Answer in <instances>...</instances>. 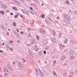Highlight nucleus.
I'll return each instance as SVG.
<instances>
[{
	"label": "nucleus",
	"mask_w": 77,
	"mask_h": 77,
	"mask_svg": "<svg viewBox=\"0 0 77 77\" xmlns=\"http://www.w3.org/2000/svg\"><path fill=\"white\" fill-rule=\"evenodd\" d=\"M64 17H65V18H64L63 21H64L66 23H67V24H69V21L71 20V18L69 17L68 15L65 14L63 15Z\"/></svg>",
	"instance_id": "obj_1"
},
{
	"label": "nucleus",
	"mask_w": 77,
	"mask_h": 77,
	"mask_svg": "<svg viewBox=\"0 0 77 77\" xmlns=\"http://www.w3.org/2000/svg\"><path fill=\"white\" fill-rule=\"evenodd\" d=\"M39 73L40 76H41V77H44V75L47 73V72L44 70H42V71H41L40 69H39Z\"/></svg>",
	"instance_id": "obj_2"
},
{
	"label": "nucleus",
	"mask_w": 77,
	"mask_h": 77,
	"mask_svg": "<svg viewBox=\"0 0 77 77\" xmlns=\"http://www.w3.org/2000/svg\"><path fill=\"white\" fill-rule=\"evenodd\" d=\"M18 66L20 69H23L24 66V65H23V64H22L21 62H18Z\"/></svg>",
	"instance_id": "obj_3"
},
{
	"label": "nucleus",
	"mask_w": 77,
	"mask_h": 77,
	"mask_svg": "<svg viewBox=\"0 0 77 77\" xmlns=\"http://www.w3.org/2000/svg\"><path fill=\"white\" fill-rule=\"evenodd\" d=\"M1 7L3 9H8V7L5 4H2L1 5Z\"/></svg>",
	"instance_id": "obj_4"
},
{
	"label": "nucleus",
	"mask_w": 77,
	"mask_h": 77,
	"mask_svg": "<svg viewBox=\"0 0 77 77\" xmlns=\"http://www.w3.org/2000/svg\"><path fill=\"white\" fill-rule=\"evenodd\" d=\"M28 53L29 54V56H30L31 59H33V54L32 53V52H31L29 50L28 51Z\"/></svg>",
	"instance_id": "obj_5"
},
{
	"label": "nucleus",
	"mask_w": 77,
	"mask_h": 77,
	"mask_svg": "<svg viewBox=\"0 0 77 77\" xmlns=\"http://www.w3.org/2000/svg\"><path fill=\"white\" fill-rule=\"evenodd\" d=\"M36 42V40L34 39H32L30 41V43L31 44H35Z\"/></svg>",
	"instance_id": "obj_6"
},
{
	"label": "nucleus",
	"mask_w": 77,
	"mask_h": 77,
	"mask_svg": "<svg viewBox=\"0 0 77 77\" xmlns=\"http://www.w3.org/2000/svg\"><path fill=\"white\" fill-rule=\"evenodd\" d=\"M14 35H15V36L16 37H17V38H20V39H21V36L19 35V34H18V33H17V32H16L15 33H14Z\"/></svg>",
	"instance_id": "obj_7"
},
{
	"label": "nucleus",
	"mask_w": 77,
	"mask_h": 77,
	"mask_svg": "<svg viewBox=\"0 0 77 77\" xmlns=\"http://www.w3.org/2000/svg\"><path fill=\"white\" fill-rule=\"evenodd\" d=\"M40 32L42 34H45V31L44 29H40Z\"/></svg>",
	"instance_id": "obj_8"
},
{
	"label": "nucleus",
	"mask_w": 77,
	"mask_h": 77,
	"mask_svg": "<svg viewBox=\"0 0 77 77\" xmlns=\"http://www.w3.org/2000/svg\"><path fill=\"white\" fill-rule=\"evenodd\" d=\"M21 11L23 12L24 14H26V15H28V13H27V11H26L24 9H22L21 10Z\"/></svg>",
	"instance_id": "obj_9"
},
{
	"label": "nucleus",
	"mask_w": 77,
	"mask_h": 77,
	"mask_svg": "<svg viewBox=\"0 0 77 77\" xmlns=\"http://www.w3.org/2000/svg\"><path fill=\"white\" fill-rule=\"evenodd\" d=\"M51 40L52 41V42H53V43H56V41L55 39L51 37Z\"/></svg>",
	"instance_id": "obj_10"
},
{
	"label": "nucleus",
	"mask_w": 77,
	"mask_h": 77,
	"mask_svg": "<svg viewBox=\"0 0 77 77\" xmlns=\"http://www.w3.org/2000/svg\"><path fill=\"white\" fill-rule=\"evenodd\" d=\"M35 71V74H36L37 76H38V75H39V72H38V70L37 69H36Z\"/></svg>",
	"instance_id": "obj_11"
},
{
	"label": "nucleus",
	"mask_w": 77,
	"mask_h": 77,
	"mask_svg": "<svg viewBox=\"0 0 77 77\" xmlns=\"http://www.w3.org/2000/svg\"><path fill=\"white\" fill-rule=\"evenodd\" d=\"M70 59L71 60H74L75 59V57L74 56H70Z\"/></svg>",
	"instance_id": "obj_12"
},
{
	"label": "nucleus",
	"mask_w": 77,
	"mask_h": 77,
	"mask_svg": "<svg viewBox=\"0 0 77 77\" xmlns=\"http://www.w3.org/2000/svg\"><path fill=\"white\" fill-rule=\"evenodd\" d=\"M3 70L4 72H9V71L8 70V69H7L6 67L4 68Z\"/></svg>",
	"instance_id": "obj_13"
},
{
	"label": "nucleus",
	"mask_w": 77,
	"mask_h": 77,
	"mask_svg": "<svg viewBox=\"0 0 77 77\" xmlns=\"http://www.w3.org/2000/svg\"><path fill=\"white\" fill-rule=\"evenodd\" d=\"M70 54L71 56H73L74 55V52H73V51L72 50L70 51Z\"/></svg>",
	"instance_id": "obj_14"
},
{
	"label": "nucleus",
	"mask_w": 77,
	"mask_h": 77,
	"mask_svg": "<svg viewBox=\"0 0 77 77\" xmlns=\"http://www.w3.org/2000/svg\"><path fill=\"white\" fill-rule=\"evenodd\" d=\"M65 3L66 5H70V2H69V1L68 0H66L65 2Z\"/></svg>",
	"instance_id": "obj_15"
},
{
	"label": "nucleus",
	"mask_w": 77,
	"mask_h": 77,
	"mask_svg": "<svg viewBox=\"0 0 77 77\" xmlns=\"http://www.w3.org/2000/svg\"><path fill=\"white\" fill-rule=\"evenodd\" d=\"M14 2L15 3H17L18 5H20V3L18 1H17L16 0H14Z\"/></svg>",
	"instance_id": "obj_16"
},
{
	"label": "nucleus",
	"mask_w": 77,
	"mask_h": 77,
	"mask_svg": "<svg viewBox=\"0 0 77 77\" xmlns=\"http://www.w3.org/2000/svg\"><path fill=\"white\" fill-rule=\"evenodd\" d=\"M63 77H66L67 76V73H66V72H64L63 73Z\"/></svg>",
	"instance_id": "obj_17"
},
{
	"label": "nucleus",
	"mask_w": 77,
	"mask_h": 77,
	"mask_svg": "<svg viewBox=\"0 0 77 77\" xmlns=\"http://www.w3.org/2000/svg\"><path fill=\"white\" fill-rule=\"evenodd\" d=\"M43 44L44 45H47V41L46 40H44L43 41Z\"/></svg>",
	"instance_id": "obj_18"
},
{
	"label": "nucleus",
	"mask_w": 77,
	"mask_h": 77,
	"mask_svg": "<svg viewBox=\"0 0 77 77\" xmlns=\"http://www.w3.org/2000/svg\"><path fill=\"white\" fill-rule=\"evenodd\" d=\"M22 60H23V63H25L26 62V60L24 59L23 58H22Z\"/></svg>",
	"instance_id": "obj_19"
},
{
	"label": "nucleus",
	"mask_w": 77,
	"mask_h": 77,
	"mask_svg": "<svg viewBox=\"0 0 77 77\" xmlns=\"http://www.w3.org/2000/svg\"><path fill=\"white\" fill-rule=\"evenodd\" d=\"M64 59H65V56H63L61 58V60L62 61V60H64Z\"/></svg>",
	"instance_id": "obj_20"
},
{
	"label": "nucleus",
	"mask_w": 77,
	"mask_h": 77,
	"mask_svg": "<svg viewBox=\"0 0 77 77\" xmlns=\"http://www.w3.org/2000/svg\"><path fill=\"white\" fill-rule=\"evenodd\" d=\"M60 47L62 48H65V46L63 45L62 44H60Z\"/></svg>",
	"instance_id": "obj_21"
},
{
	"label": "nucleus",
	"mask_w": 77,
	"mask_h": 77,
	"mask_svg": "<svg viewBox=\"0 0 77 77\" xmlns=\"http://www.w3.org/2000/svg\"><path fill=\"white\" fill-rule=\"evenodd\" d=\"M62 36V33H61V32H60L59 33V38H61Z\"/></svg>",
	"instance_id": "obj_22"
},
{
	"label": "nucleus",
	"mask_w": 77,
	"mask_h": 77,
	"mask_svg": "<svg viewBox=\"0 0 77 77\" xmlns=\"http://www.w3.org/2000/svg\"><path fill=\"white\" fill-rule=\"evenodd\" d=\"M13 26H14L15 27H16V26H17V24H16L15 22H14L13 23Z\"/></svg>",
	"instance_id": "obj_23"
},
{
	"label": "nucleus",
	"mask_w": 77,
	"mask_h": 77,
	"mask_svg": "<svg viewBox=\"0 0 77 77\" xmlns=\"http://www.w3.org/2000/svg\"><path fill=\"white\" fill-rule=\"evenodd\" d=\"M52 73L54 75H56V76H57V74H56V72H55V71H53Z\"/></svg>",
	"instance_id": "obj_24"
},
{
	"label": "nucleus",
	"mask_w": 77,
	"mask_h": 77,
	"mask_svg": "<svg viewBox=\"0 0 77 77\" xmlns=\"http://www.w3.org/2000/svg\"><path fill=\"white\" fill-rule=\"evenodd\" d=\"M19 14H20L19 13H17V14H16V15H15V17H14V18H18V15H19Z\"/></svg>",
	"instance_id": "obj_25"
},
{
	"label": "nucleus",
	"mask_w": 77,
	"mask_h": 77,
	"mask_svg": "<svg viewBox=\"0 0 77 77\" xmlns=\"http://www.w3.org/2000/svg\"><path fill=\"white\" fill-rule=\"evenodd\" d=\"M12 9L13 10H14V11H17V8L15 7H13Z\"/></svg>",
	"instance_id": "obj_26"
},
{
	"label": "nucleus",
	"mask_w": 77,
	"mask_h": 77,
	"mask_svg": "<svg viewBox=\"0 0 77 77\" xmlns=\"http://www.w3.org/2000/svg\"><path fill=\"white\" fill-rule=\"evenodd\" d=\"M0 14L2 15H4L5 14V12L3 11H0Z\"/></svg>",
	"instance_id": "obj_27"
},
{
	"label": "nucleus",
	"mask_w": 77,
	"mask_h": 77,
	"mask_svg": "<svg viewBox=\"0 0 77 77\" xmlns=\"http://www.w3.org/2000/svg\"><path fill=\"white\" fill-rule=\"evenodd\" d=\"M31 6H38L37 5H36L34 3L31 4Z\"/></svg>",
	"instance_id": "obj_28"
},
{
	"label": "nucleus",
	"mask_w": 77,
	"mask_h": 77,
	"mask_svg": "<svg viewBox=\"0 0 77 77\" xmlns=\"http://www.w3.org/2000/svg\"><path fill=\"white\" fill-rule=\"evenodd\" d=\"M67 42H68V39H67V38L65 39L64 41V43L66 44L67 43Z\"/></svg>",
	"instance_id": "obj_29"
},
{
	"label": "nucleus",
	"mask_w": 77,
	"mask_h": 77,
	"mask_svg": "<svg viewBox=\"0 0 77 77\" xmlns=\"http://www.w3.org/2000/svg\"><path fill=\"white\" fill-rule=\"evenodd\" d=\"M38 55L41 56L42 55V52L41 51H39L38 52Z\"/></svg>",
	"instance_id": "obj_30"
},
{
	"label": "nucleus",
	"mask_w": 77,
	"mask_h": 77,
	"mask_svg": "<svg viewBox=\"0 0 77 77\" xmlns=\"http://www.w3.org/2000/svg\"><path fill=\"white\" fill-rule=\"evenodd\" d=\"M5 47H6L7 48H8V49H9V48H10L9 46H8V44H6L5 45Z\"/></svg>",
	"instance_id": "obj_31"
},
{
	"label": "nucleus",
	"mask_w": 77,
	"mask_h": 77,
	"mask_svg": "<svg viewBox=\"0 0 77 77\" xmlns=\"http://www.w3.org/2000/svg\"><path fill=\"white\" fill-rule=\"evenodd\" d=\"M41 17L42 18H44L45 17V15L44 14H42L41 15Z\"/></svg>",
	"instance_id": "obj_32"
},
{
	"label": "nucleus",
	"mask_w": 77,
	"mask_h": 77,
	"mask_svg": "<svg viewBox=\"0 0 77 77\" xmlns=\"http://www.w3.org/2000/svg\"><path fill=\"white\" fill-rule=\"evenodd\" d=\"M49 48H50V47H49V46H48L47 47L45 48V50H48V49H49Z\"/></svg>",
	"instance_id": "obj_33"
},
{
	"label": "nucleus",
	"mask_w": 77,
	"mask_h": 77,
	"mask_svg": "<svg viewBox=\"0 0 77 77\" xmlns=\"http://www.w3.org/2000/svg\"><path fill=\"white\" fill-rule=\"evenodd\" d=\"M69 73L71 75H74V72L73 71L70 72Z\"/></svg>",
	"instance_id": "obj_34"
},
{
	"label": "nucleus",
	"mask_w": 77,
	"mask_h": 77,
	"mask_svg": "<svg viewBox=\"0 0 77 77\" xmlns=\"http://www.w3.org/2000/svg\"><path fill=\"white\" fill-rule=\"evenodd\" d=\"M37 47H38V46H37V45H35L34 46V50H35V49H36L37 48Z\"/></svg>",
	"instance_id": "obj_35"
},
{
	"label": "nucleus",
	"mask_w": 77,
	"mask_h": 77,
	"mask_svg": "<svg viewBox=\"0 0 77 77\" xmlns=\"http://www.w3.org/2000/svg\"><path fill=\"white\" fill-rule=\"evenodd\" d=\"M9 42L10 44H12L14 42L13 40H10L9 41Z\"/></svg>",
	"instance_id": "obj_36"
},
{
	"label": "nucleus",
	"mask_w": 77,
	"mask_h": 77,
	"mask_svg": "<svg viewBox=\"0 0 77 77\" xmlns=\"http://www.w3.org/2000/svg\"><path fill=\"white\" fill-rule=\"evenodd\" d=\"M53 35H54V36H55L56 34V33L55 32V31H54V30H53Z\"/></svg>",
	"instance_id": "obj_37"
},
{
	"label": "nucleus",
	"mask_w": 77,
	"mask_h": 77,
	"mask_svg": "<svg viewBox=\"0 0 77 77\" xmlns=\"http://www.w3.org/2000/svg\"><path fill=\"white\" fill-rule=\"evenodd\" d=\"M57 61V60H55V61H54L53 62V63H54V65H56V63Z\"/></svg>",
	"instance_id": "obj_38"
},
{
	"label": "nucleus",
	"mask_w": 77,
	"mask_h": 77,
	"mask_svg": "<svg viewBox=\"0 0 77 77\" xmlns=\"http://www.w3.org/2000/svg\"><path fill=\"white\" fill-rule=\"evenodd\" d=\"M7 66L9 68L11 67V65H10V64H7Z\"/></svg>",
	"instance_id": "obj_39"
},
{
	"label": "nucleus",
	"mask_w": 77,
	"mask_h": 77,
	"mask_svg": "<svg viewBox=\"0 0 77 77\" xmlns=\"http://www.w3.org/2000/svg\"><path fill=\"white\" fill-rule=\"evenodd\" d=\"M9 49V50L10 51H13V50H14V49H13V48H10Z\"/></svg>",
	"instance_id": "obj_40"
},
{
	"label": "nucleus",
	"mask_w": 77,
	"mask_h": 77,
	"mask_svg": "<svg viewBox=\"0 0 77 77\" xmlns=\"http://www.w3.org/2000/svg\"><path fill=\"white\" fill-rule=\"evenodd\" d=\"M4 75L5 76H7L8 75V73H4Z\"/></svg>",
	"instance_id": "obj_41"
},
{
	"label": "nucleus",
	"mask_w": 77,
	"mask_h": 77,
	"mask_svg": "<svg viewBox=\"0 0 77 77\" xmlns=\"http://www.w3.org/2000/svg\"><path fill=\"white\" fill-rule=\"evenodd\" d=\"M9 69H10V70H11V71H14V69L12 67H11L9 68Z\"/></svg>",
	"instance_id": "obj_42"
},
{
	"label": "nucleus",
	"mask_w": 77,
	"mask_h": 77,
	"mask_svg": "<svg viewBox=\"0 0 77 77\" xmlns=\"http://www.w3.org/2000/svg\"><path fill=\"white\" fill-rule=\"evenodd\" d=\"M1 27L2 28V29H4L5 26H3V25H1Z\"/></svg>",
	"instance_id": "obj_43"
},
{
	"label": "nucleus",
	"mask_w": 77,
	"mask_h": 77,
	"mask_svg": "<svg viewBox=\"0 0 77 77\" xmlns=\"http://www.w3.org/2000/svg\"><path fill=\"white\" fill-rule=\"evenodd\" d=\"M47 53V52H46V51H43V53L44 54H45Z\"/></svg>",
	"instance_id": "obj_44"
},
{
	"label": "nucleus",
	"mask_w": 77,
	"mask_h": 77,
	"mask_svg": "<svg viewBox=\"0 0 77 77\" xmlns=\"http://www.w3.org/2000/svg\"><path fill=\"white\" fill-rule=\"evenodd\" d=\"M36 38H37V39H38V40H39V36L37 35L36 36Z\"/></svg>",
	"instance_id": "obj_45"
},
{
	"label": "nucleus",
	"mask_w": 77,
	"mask_h": 77,
	"mask_svg": "<svg viewBox=\"0 0 77 77\" xmlns=\"http://www.w3.org/2000/svg\"><path fill=\"white\" fill-rule=\"evenodd\" d=\"M27 46H31V44H27Z\"/></svg>",
	"instance_id": "obj_46"
},
{
	"label": "nucleus",
	"mask_w": 77,
	"mask_h": 77,
	"mask_svg": "<svg viewBox=\"0 0 77 77\" xmlns=\"http://www.w3.org/2000/svg\"><path fill=\"white\" fill-rule=\"evenodd\" d=\"M57 20H60V17H57Z\"/></svg>",
	"instance_id": "obj_47"
},
{
	"label": "nucleus",
	"mask_w": 77,
	"mask_h": 77,
	"mask_svg": "<svg viewBox=\"0 0 77 77\" xmlns=\"http://www.w3.org/2000/svg\"><path fill=\"white\" fill-rule=\"evenodd\" d=\"M37 22L39 24H41V21L38 20Z\"/></svg>",
	"instance_id": "obj_48"
},
{
	"label": "nucleus",
	"mask_w": 77,
	"mask_h": 77,
	"mask_svg": "<svg viewBox=\"0 0 77 77\" xmlns=\"http://www.w3.org/2000/svg\"><path fill=\"white\" fill-rule=\"evenodd\" d=\"M38 50H39V48H37L35 50V51H37Z\"/></svg>",
	"instance_id": "obj_49"
},
{
	"label": "nucleus",
	"mask_w": 77,
	"mask_h": 77,
	"mask_svg": "<svg viewBox=\"0 0 77 77\" xmlns=\"http://www.w3.org/2000/svg\"><path fill=\"white\" fill-rule=\"evenodd\" d=\"M36 3H38V1L37 0H34Z\"/></svg>",
	"instance_id": "obj_50"
},
{
	"label": "nucleus",
	"mask_w": 77,
	"mask_h": 77,
	"mask_svg": "<svg viewBox=\"0 0 77 77\" xmlns=\"http://www.w3.org/2000/svg\"><path fill=\"white\" fill-rule=\"evenodd\" d=\"M6 12L7 13H9V10H6Z\"/></svg>",
	"instance_id": "obj_51"
},
{
	"label": "nucleus",
	"mask_w": 77,
	"mask_h": 77,
	"mask_svg": "<svg viewBox=\"0 0 77 77\" xmlns=\"http://www.w3.org/2000/svg\"><path fill=\"white\" fill-rule=\"evenodd\" d=\"M45 22L46 23H47V24H48V25H49V23H48V22H47V20H45Z\"/></svg>",
	"instance_id": "obj_52"
},
{
	"label": "nucleus",
	"mask_w": 77,
	"mask_h": 77,
	"mask_svg": "<svg viewBox=\"0 0 77 77\" xmlns=\"http://www.w3.org/2000/svg\"><path fill=\"white\" fill-rule=\"evenodd\" d=\"M35 8L36 10H38V8L37 7V6H35Z\"/></svg>",
	"instance_id": "obj_53"
},
{
	"label": "nucleus",
	"mask_w": 77,
	"mask_h": 77,
	"mask_svg": "<svg viewBox=\"0 0 77 77\" xmlns=\"http://www.w3.org/2000/svg\"><path fill=\"white\" fill-rule=\"evenodd\" d=\"M64 65L65 66H66V65H67V63H65L64 64Z\"/></svg>",
	"instance_id": "obj_54"
},
{
	"label": "nucleus",
	"mask_w": 77,
	"mask_h": 77,
	"mask_svg": "<svg viewBox=\"0 0 77 77\" xmlns=\"http://www.w3.org/2000/svg\"><path fill=\"white\" fill-rule=\"evenodd\" d=\"M38 63H41V60H38Z\"/></svg>",
	"instance_id": "obj_55"
},
{
	"label": "nucleus",
	"mask_w": 77,
	"mask_h": 77,
	"mask_svg": "<svg viewBox=\"0 0 77 77\" xmlns=\"http://www.w3.org/2000/svg\"><path fill=\"white\" fill-rule=\"evenodd\" d=\"M13 32L14 33H15L16 32H15V30H13Z\"/></svg>",
	"instance_id": "obj_56"
},
{
	"label": "nucleus",
	"mask_w": 77,
	"mask_h": 77,
	"mask_svg": "<svg viewBox=\"0 0 77 77\" xmlns=\"http://www.w3.org/2000/svg\"><path fill=\"white\" fill-rule=\"evenodd\" d=\"M6 35H9V33L8 32H7Z\"/></svg>",
	"instance_id": "obj_57"
},
{
	"label": "nucleus",
	"mask_w": 77,
	"mask_h": 77,
	"mask_svg": "<svg viewBox=\"0 0 77 77\" xmlns=\"http://www.w3.org/2000/svg\"><path fill=\"white\" fill-rule=\"evenodd\" d=\"M28 30H31V28H28Z\"/></svg>",
	"instance_id": "obj_58"
},
{
	"label": "nucleus",
	"mask_w": 77,
	"mask_h": 77,
	"mask_svg": "<svg viewBox=\"0 0 77 77\" xmlns=\"http://www.w3.org/2000/svg\"><path fill=\"white\" fill-rule=\"evenodd\" d=\"M44 63L46 64V63H47V61H44Z\"/></svg>",
	"instance_id": "obj_59"
},
{
	"label": "nucleus",
	"mask_w": 77,
	"mask_h": 77,
	"mask_svg": "<svg viewBox=\"0 0 77 77\" xmlns=\"http://www.w3.org/2000/svg\"><path fill=\"white\" fill-rule=\"evenodd\" d=\"M31 14H33V15H35V13L33 12H31Z\"/></svg>",
	"instance_id": "obj_60"
},
{
	"label": "nucleus",
	"mask_w": 77,
	"mask_h": 77,
	"mask_svg": "<svg viewBox=\"0 0 77 77\" xmlns=\"http://www.w3.org/2000/svg\"><path fill=\"white\" fill-rule=\"evenodd\" d=\"M21 2H24V0H20Z\"/></svg>",
	"instance_id": "obj_61"
},
{
	"label": "nucleus",
	"mask_w": 77,
	"mask_h": 77,
	"mask_svg": "<svg viewBox=\"0 0 77 77\" xmlns=\"http://www.w3.org/2000/svg\"><path fill=\"white\" fill-rule=\"evenodd\" d=\"M17 32H19V29H17Z\"/></svg>",
	"instance_id": "obj_62"
},
{
	"label": "nucleus",
	"mask_w": 77,
	"mask_h": 77,
	"mask_svg": "<svg viewBox=\"0 0 77 77\" xmlns=\"http://www.w3.org/2000/svg\"><path fill=\"white\" fill-rule=\"evenodd\" d=\"M75 14H76L77 15V11H76L74 12Z\"/></svg>",
	"instance_id": "obj_63"
},
{
	"label": "nucleus",
	"mask_w": 77,
	"mask_h": 77,
	"mask_svg": "<svg viewBox=\"0 0 77 77\" xmlns=\"http://www.w3.org/2000/svg\"><path fill=\"white\" fill-rule=\"evenodd\" d=\"M11 15H13V13H11Z\"/></svg>",
	"instance_id": "obj_64"
}]
</instances>
